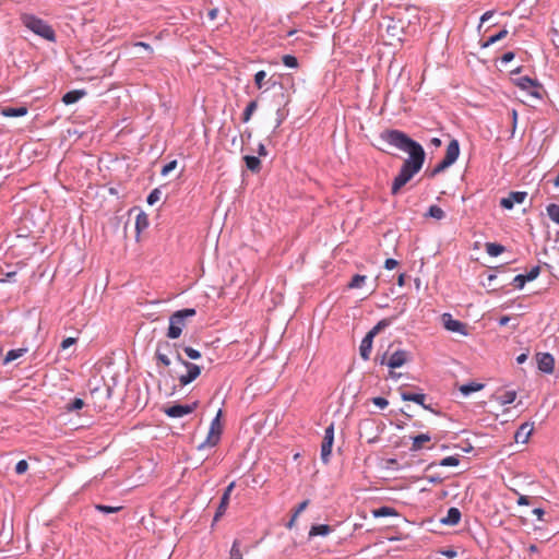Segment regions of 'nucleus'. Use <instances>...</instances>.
Instances as JSON below:
<instances>
[{
  "label": "nucleus",
  "mask_w": 559,
  "mask_h": 559,
  "mask_svg": "<svg viewBox=\"0 0 559 559\" xmlns=\"http://www.w3.org/2000/svg\"><path fill=\"white\" fill-rule=\"evenodd\" d=\"M160 199V191L158 189H154L147 197V203L150 205H153L155 204L156 202H158Z\"/></svg>",
  "instance_id": "nucleus-43"
},
{
  "label": "nucleus",
  "mask_w": 559,
  "mask_h": 559,
  "mask_svg": "<svg viewBox=\"0 0 559 559\" xmlns=\"http://www.w3.org/2000/svg\"><path fill=\"white\" fill-rule=\"evenodd\" d=\"M229 555H230L229 559L242 558V552L240 550V543H239V540H235L233 543V546L230 548Z\"/></svg>",
  "instance_id": "nucleus-37"
},
{
  "label": "nucleus",
  "mask_w": 559,
  "mask_h": 559,
  "mask_svg": "<svg viewBox=\"0 0 559 559\" xmlns=\"http://www.w3.org/2000/svg\"><path fill=\"white\" fill-rule=\"evenodd\" d=\"M85 95H86V92L84 90H72V91L67 92L62 96V102L66 105H72V104L79 102Z\"/></svg>",
  "instance_id": "nucleus-18"
},
{
  "label": "nucleus",
  "mask_w": 559,
  "mask_h": 559,
  "mask_svg": "<svg viewBox=\"0 0 559 559\" xmlns=\"http://www.w3.org/2000/svg\"><path fill=\"white\" fill-rule=\"evenodd\" d=\"M76 338L75 337H67L64 338L61 344H60V347L61 349H67L69 348L70 346L74 345L76 343Z\"/></svg>",
  "instance_id": "nucleus-49"
},
{
  "label": "nucleus",
  "mask_w": 559,
  "mask_h": 559,
  "mask_svg": "<svg viewBox=\"0 0 559 559\" xmlns=\"http://www.w3.org/2000/svg\"><path fill=\"white\" fill-rule=\"evenodd\" d=\"M177 361H179L187 368V372L179 376L178 378L181 386L188 385L201 374V367L195 364L186 361L185 359H182L180 354H177Z\"/></svg>",
  "instance_id": "nucleus-6"
},
{
  "label": "nucleus",
  "mask_w": 559,
  "mask_h": 559,
  "mask_svg": "<svg viewBox=\"0 0 559 559\" xmlns=\"http://www.w3.org/2000/svg\"><path fill=\"white\" fill-rule=\"evenodd\" d=\"M1 274L3 275V277L0 278V282H11L16 275V271L1 272Z\"/></svg>",
  "instance_id": "nucleus-51"
},
{
  "label": "nucleus",
  "mask_w": 559,
  "mask_h": 559,
  "mask_svg": "<svg viewBox=\"0 0 559 559\" xmlns=\"http://www.w3.org/2000/svg\"><path fill=\"white\" fill-rule=\"evenodd\" d=\"M527 193L522 191L510 192L507 198H502L500 205L506 210H511L514 204L523 203Z\"/></svg>",
  "instance_id": "nucleus-10"
},
{
  "label": "nucleus",
  "mask_w": 559,
  "mask_h": 559,
  "mask_svg": "<svg viewBox=\"0 0 559 559\" xmlns=\"http://www.w3.org/2000/svg\"><path fill=\"white\" fill-rule=\"evenodd\" d=\"M333 442H334V425L331 424L329 427L325 428L323 441L321 444V460L323 461V463L329 462V459H330V455L332 452Z\"/></svg>",
  "instance_id": "nucleus-7"
},
{
  "label": "nucleus",
  "mask_w": 559,
  "mask_h": 559,
  "mask_svg": "<svg viewBox=\"0 0 559 559\" xmlns=\"http://www.w3.org/2000/svg\"><path fill=\"white\" fill-rule=\"evenodd\" d=\"M451 165H452L451 163H449L448 160H445V159L443 158L440 163H438V164L436 165V167L433 168V170H432L431 175H432V176H436L437 174L442 173L443 170H445V169H447L448 167H450Z\"/></svg>",
  "instance_id": "nucleus-41"
},
{
  "label": "nucleus",
  "mask_w": 559,
  "mask_h": 559,
  "mask_svg": "<svg viewBox=\"0 0 559 559\" xmlns=\"http://www.w3.org/2000/svg\"><path fill=\"white\" fill-rule=\"evenodd\" d=\"M183 352L190 359H199L201 357V353L190 346H186Z\"/></svg>",
  "instance_id": "nucleus-44"
},
{
  "label": "nucleus",
  "mask_w": 559,
  "mask_h": 559,
  "mask_svg": "<svg viewBox=\"0 0 559 559\" xmlns=\"http://www.w3.org/2000/svg\"><path fill=\"white\" fill-rule=\"evenodd\" d=\"M460 460L457 456H447L442 459L439 463L441 466H456L459 465Z\"/></svg>",
  "instance_id": "nucleus-40"
},
{
  "label": "nucleus",
  "mask_w": 559,
  "mask_h": 559,
  "mask_svg": "<svg viewBox=\"0 0 559 559\" xmlns=\"http://www.w3.org/2000/svg\"><path fill=\"white\" fill-rule=\"evenodd\" d=\"M222 414L223 412L219 409L215 418L212 420L206 440L200 445V449L204 448L205 445L215 447L219 442L223 431V425L221 423Z\"/></svg>",
  "instance_id": "nucleus-5"
},
{
  "label": "nucleus",
  "mask_w": 559,
  "mask_h": 559,
  "mask_svg": "<svg viewBox=\"0 0 559 559\" xmlns=\"http://www.w3.org/2000/svg\"><path fill=\"white\" fill-rule=\"evenodd\" d=\"M195 313L197 311L193 308H187L174 312L169 318L167 337L171 340L178 338L182 333V329L186 326V319L194 317Z\"/></svg>",
  "instance_id": "nucleus-3"
},
{
  "label": "nucleus",
  "mask_w": 559,
  "mask_h": 559,
  "mask_svg": "<svg viewBox=\"0 0 559 559\" xmlns=\"http://www.w3.org/2000/svg\"><path fill=\"white\" fill-rule=\"evenodd\" d=\"M431 440L430 436L427 433H421L413 438V444L411 450L412 451H419L421 450L426 443H428Z\"/></svg>",
  "instance_id": "nucleus-22"
},
{
  "label": "nucleus",
  "mask_w": 559,
  "mask_h": 559,
  "mask_svg": "<svg viewBox=\"0 0 559 559\" xmlns=\"http://www.w3.org/2000/svg\"><path fill=\"white\" fill-rule=\"evenodd\" d=\"M26 114H27V108L25 106H21V107H16V108L5 107V108H2V110H1V115L4 117H8V118L22 117V116H25Z\"/></svg>",
  "instance_id": "nucleus-21"
},
{
  "label": "nucleus",
  "mask_w": 559,
  "mask_h": 559,
  "mask_svg": "<svg viewBox=\"0 0 559 559\" xmlns=\"http://www.w3.org/2000/svg\"><path fill=\"white\" fill-rule=\"evenodd\" d=\"M492 14H493V13H492L491 11H487V12H485V13L483 14V16H481L480 21H481L483 23H484V22H486V21H488V20L492 16Z\"/></svg>",
  "instance_id": "nucleus-61"
},
{
  "label": "nucleus",
  "mask_w": 559,
  "mask_h": 559,
  "mask_svg": "<svg viewBox=\"0 0 559 559\" xmlns=\"http://www.w3.org/2000/svg\"><path fill=\"white\" fill-rule=\"evenodd\" d=\"M401 397L403 401L414 402L416 404L421 405L424 408L428 409V406L425 404L426 394L424 393L402 392Z\"/></svg>",
  "instance_id": "nucleus-20"
},
{
  "label": "nucleus",
  "mask_w": 559,
  "mask_h": 559,
  "mask_svg": "<svg viewBox=\"0 0 559 559\" xmlns=\"http://www.w3.org/2000/svg\"><path fill=\"white\" fill-rule=\"evenodd\" d=\"M428 215L436 219H442L445 216V213L440 206L431 205L428 210Z\"/></svg>",
  "instance_id": "nucleus-36"
},
{
  "label": "nucleus",
  "mask_w": 559,
  "mask_h": 559,
  "mask_svg": "<svg viewBox=\"0 0 559 559\" xmlns=\"http://www.w3.org/2000/svg\"><path fill=\"white\" fill-rule=\"evenodd\" d=\"M28 469V463L25 460H21L15 465L16 474H24Z\"/></svg>",
  "instance_id": "nucleus-46"
},
{
  "label": "nucleus",
  "mask_w": 559,
  "mask_h": 559,
  "mask_svg": "<svg viewBox=\"0 0 559 559\" xmlns=\"http://www.w3.org/2000/svg\"><path fill=\"white\" fill-rule=\"evenodd\" d=\"M148 226V218L147 215L143 212L139 213L135 218V229L140 234L142 230L147 228Z\"/></svg>",
  "instance_id": "nucleus-28"
},
{
  "label": "nucleus",
  "mask_w": 559,
  "mask_h": 559,
  "mask_svg": "<svg viewBox=\"0 0 559 559\" xmlns=\"http://www.w3.org/2000/svg\"><path fill=\"white\" fill-rule=\"evenodd\" d=\"M95 509L103 513H116V512H119L122 509V507H120V506L119 507H110V506H105V504H96Z\"/></svg>",
  "instance_id": "nucleus-39"
},
{
  "label": "nucleus",
  "mask_w": 559,
  "mask_h": 559,
  "mask_svg": "<svg viewBox=\"0 0 559 559\" xmlns=\"http://www.w3.org/2000/svg\"><path fill=\"white\" fill-rule=\"evenodd\" d=\"M411 360V353L405 349H397L392 354L384 353L380 359L381 365H386L390 369H396Z\"/></svg>",
  "instance_id": "nucleus-4"
},
{
  "label": "nucleus",
  "mask_w": 559,
  "mask_h": 559,
  "mask_svg": "<svg viewBox=\"0 0 559 559\" xmlns=\"http://www.w3.org/2000/svg\"><path fill=\"white\" fill-rule=\"evenodd\" d=\"M389 377L393 380H397L401 377V373L394 371V369H390Z\"/></svg>",
  "instance_id": "nucleus-62"
},
{
  "label": "nucleus",
  "mask_w": 559,
  "mask_h": 559,
  "mask_svg": "<svg viewBox=\"0 0 559 559\" xmlns=\"http://www.w3.org/2000/svg\"><path fill=\"white\" fill-rule=\"evenodd\" d=\"M533 432V425L524 423L520 426L514 435L515 442L526 443Z\"/></svg>",
  "instance_id": "nucleus-15"
},
{
  "label": "nucleus",
  "mask_w": 559,
  "mask_h": 559,
  "mask_svg": "<svg viewBox=\"0 0 559 559\" xmlns=\"http://www.w3.org/2000/svg\"><path fill=\"white\" fill-rule=\"evenodd\" d=\"M528 282L527 278H525V274H519L513 278V285L516 288H523L525 283Z\"/></svg>",
  "instance_id": "nucleus-45"
},
{
  "label": "nucleus",
  "mask_w": 559,
  "mask_h": 559,
  "mask_svg": "<svg viewBox=\"0 0 559 559\" xmlns=\"http://www.w3.org/2000/svg\"><path fill=\"white\" fill-rule=\"evenodd\" d=\"M425 478L432 484H440L443 480L442 477L433 475H427Z\"/></svg>",
  "instance_id": "nucleus-56"
},
{
  "label": "nucleus",
  "mask_w": 559,
  "mask_h": 559,
  "mask_svg": "<svg viewBox=\"0 0 559 559\" xmlns=\"http://www.w3.org/2000/svg\"><path fill=\"white\" fill-rule=\"evenodd\" d=\"M177 166V160H171L170 163L166 164L162 169V175H167L171 170H174Z\"/></svg>",
  "instance_id": "nucleus-53"
},
{
  "label": "nucleus",
  "mask_w": 559,
  "mask_h": 559,
  "mask_svg": "<svg viewBox=\"0 0 559 559\" xmlns=\"http://www.w3.org/2000/svg\"><path fill=\"white\" fill-rule=\"evenodd\" d=\"M371 402H372L376 406H378V407H380V408H382V409H383V408H385V407L389 405L388 400H386V399H384V397H381V396H377V397L371 399Z\"/></svg>",
  "instance_id": "nucleus-47"
},
{
  "label": "nucleus",
  "mask_w": 559,
  "mask_h": 559,
  "mask_svg": "<svg viewBox=\"0 0 559 559\" xmlns=\"http://www.w3.org/2000/svg\"><path fill=\"white\" fill-rule=\"evenodd\" d=\"M372 343L373 337L367 333L359 346V354L364 360H368L370 358Z\"/></svg>",
  "instance_id": "nucleus-17"
},
{
  "label": "nucleus",
  "mask_w": 559,
  "mask_h": 559,
  "mask_svg": "<svg viewBox=\"0 0 559 559\" xmlns=\"http://www.w3.org/2000/svg\"><path fill=\"white\" fill-rule=\"evenodd\" d=\"M217 13H218V10L215 8V9H212L210 12H209V17L211 20H215L216 16H217Z\"/></svg>",
  "instance_id": "nucleus-63"
},
{
  "label": "nucleus",
  "mask_w": 559,
  "mask_h": 559,
  "mask_svg": "<svg viewBox=\"0 0 559 559\" xmlns=\"http://www.w3.org/2000/svg\"><path fill=\"white\" fill-rule=\"evenodd\" d=\"M508 35V31L503 28L498 34L490 36L484 44L483 47H489L490 45L503 39Z\"/></svg>",
  "instance_id": "nucleus-33"
},
{
  "label": "nucleus",
  "mask_w": 559,
  "mask_h": 559,
  "mask_svg": "<svg viewBox=\"0 0 559 559\" xmlns=\"http://www.w3.org/2000/svg\"><path fill=\"white\" fill-rule=\"evenodd\" d=\"M518 504L519 506H528L530 504V499L528 497L526 496H520L519 499H518Z\"/></svg>",
  "instance_id": "nucleus-58"
},
{
  "label": "nucleus",
  "mask_w": 559,
  "mask_h": 559,
  "mask_svg": "<svg viewBox=\"0 0 559 559\" xmlns=\"http://www.w3.org/2000/svg\"><path fill=\"white\" fill-rule=\"evenodd\" d=\"M331 531H332L331 526H330V525H326V524L313 525V526L310 528V531H309V536H310V537L318 536V535L325 536V535H328Z\"/></svg>",
  "instance_id": "nucleus-25"
},
{
  "label": "nucleus",
  "mask_w": 559,
  "mask_h": 559,
  "mask_svg": "<svg viewBox=\"0 0 559 559\" xmlns=\"http://www.w3.org/2000/svg\"><path fill=\"white\" fill-rule=\"evenodd\" d=\"M430 143L433 146L439 147L441 145V140L439 138H433V139H431Z\"/></svg>",
  "instance_id": "nucleus-64"
},
{
  "label": "nucleus",
  "mask_w": 559,
  "mask_h": 559,
  "mask_svg": "<svg viewBox=\"0 0 559 559\" xmlns=\"http://www.w3.org/2000/svg\"><path fill=\"white\" fill-rule=\"evenodd\" d=\"M257 108H258V103H257V100H251V102L247 105V107H246V109H245V111H243V114H242V121H243V122H248V121L251 119V116H252V114L255 111V109H257Z\"/></svg>",
  "instance_id": "nucleus-32"
},
{
  "label": "nucleus",
  "mask_w": 559,
  "mask_h": 559,
  "mask_svg": "<svg viewBox=\"0 0 559 559\" xmlns=\"http://www.w3.org/2000/svg\"><path fill=\"white\" fill-rule=\"evenodd\" d=\"M459 155H460L459 142H457V140H452L447 146L445 155L443 158L453 165L456 162Z\"/></svg>",
  "instance_id": "nucleus-16"
},
{
  "label": "nucleus",
  "mask_w": 559,
  "mask_h": 559,
  "mask_svg": "<svg viewBox=\"0 0 559 559\" xmlns=\"http://www.w3.org/2000/svg\"><path fill=\"white\" fill-rule=\"evenodd\" d=\"M21 21L23 25L27 27L29 31H32L34 34L49 41L56 40L55 31L44 20L33 14L25 13L21 15Z\"/></svg>",
  "instance_id": "nucleus-2"
},
{
  "label": "nucleus",
  "mask_w": 559,
  "mask_h": 559,
  "mask_svg": "<svg viewBox=\"0 0 559 559\" xmlns=\"http://www.w3.org/2000/svg\"><path fill=\"white\" fill-rule=\"evenodd\" d=\"M366 278L367 277L365 275L356 274L353 276L352 281L348 283L347 286L350 289L360 288L365 283Z\"/></svg>",
  "instance_id": "nucleus-35"
},
{
  "label": "nucleus",
  "mask_w": 559,
  "mask_h": 559,
  "mask_svg": "<svg viewBox=\"0 0 559 559\" xmlns=\"http://www.w3.org/2000/svg\"><path fill=\"white\" fill-rule=\"evenodd\" d=\"M309 504V500H304L301 503L298 504V507L296 508V510L294 511V518H298L299 514L306 510V508L308 507Z\"/></svg>",
  "instance_id": "nucleus-52"
},
{
  "label": "nucleus",
  "mask_w": 559,
  "mask_h": 559,
  "mask_svg": "<svg viewBox=\"0 0 559 559\" xmlns=\"http://www.w3.org/2000/svg\"><path fill=\"white\" fill-rule=\"evenodd\" d=\"M198 406V403L194 402L191 405H173L167 408H165V414L173 418H180L186 415L191 414Z\"/></svg>",
  "instance_id": "nucleus-8"
},
{
  "label": "nucleus",
  "mask_w": 559,
  "mask_h": 559,
  "mask_svg": "<svg viewBox=\"0 0 559 559\" xmlns=\"http://www.w3.org/2000/svg\"><path fill=\"white\" fill-rule=\"evenodd\" d=\"M514 57H515L514 52H512V51H508V52H506V53L501 57V61H502L503 63H508V62L512 61V60L514 59Z\"/></svg>",
  "instance_id": "nucleus-55"
},
{
  "label": "nucleus",
  "mask_w": 559,
  "mask_h": 559,
  "mask_svg": "<svg viewBox=\"0 0 559 559\" xmlns=\"http://www.w3.org/2000/svg\"><path fill=\"white\" fill-rule=\"evenodd\" d=\"M515 399H516V392L515 391H506L501 395L497 396V401L501 405L511 404V403H513L515 401Z\"/></svg>",
  "instance_id": "nucleus-29"
},
{
  "label": "nucleus",
  "mask_w": 559,
  "mask_h": 559,
  "mask_svg": "<svg viewBox=\"0 0 559 559\" xmlns=\"http://www.w3.org/2000/svg\"><path fill=\"white\" fill-rule=\"evenodd\" d=\"M533 514H535L538 520H543L545 511L543 509H540V508H536V509L533 510Z\"/></svg>",
  "instance_id": "nucleus-59"
},
{
  "label": "nucleus",
  "mask_w": 559,
  "mask_h": 559,
  "mask_svg": "<svg viewBox=\"0 0 559 559\" xmlns=\"http://www.w3.org/2000/svg\"><path fill=\"white\" fill-rule=\"evenodd\" d=\"M443 322H444V328L448 331L456 332V333H460L463 335L467 334L465 331V324L459 320L452 319L450 314H443Z\"/></svg>",
  "instance_id": "nucleus-13"
},
{
  "label": "nucleus",
  "mask_w": 559,
  "mask_h": 559,
  "mask_svg": "<svg viewBox=\"0 0 559 559\" xmlns=\"http://www.w3.org/2000/svg\"><path fill=\"white\" fill-rule=\"evenodd\" d=\"M461 520V512L457 508H450L447 515L441 519V523L444 525H456Z\"/></svg>",
  "instance_id": "nucleus-19"
},
{
  "label": "nucleus",
  "mask_w": 559,
  "mask_h": 559,
  "mask_svg": "<svg viewBox=\"0 0 559 559\" xmlns=\"http://www.w3.org/2000/svg\"><path fill=\"white\" fill-rule=\"evenodd\" d=\"M171 345L168 342H162L157 344V348L155 352V357L159 364H162L164 367L170 366V359L167 355V352H169Z\"/></svg>",
  "instance_id": "nucleus-12"
},
{
  "label": "nucleus",
  "mask_w": 559,
  "mask_h": 559,
  "mask_svg": "<svg viewBox=\"0 0 559 559\" xmlns=\"http://www.w3.org/2000/svg\"><path fill=\"white\" fill-rule=\"evenodd\" d=\"M484 384L483 383H477V382H469V383H466V384H462L459 390L460 392L463 394V395H469L471 393H474V392H477V391H480L481 389H484Z\"/></svg>",
  "instance_id": "nucleus-23"
},
{
  "label": "nucleus",
  "mask_w": 559,
  "mask_h": 559,
  "mask_svg": "<svg viewBox=\"0 0 559 559\" xmlns=\"http://www.w3.org/2000/svg\"><path fill=\"white\" fill-rule=\"evenodd\" d=\"M510 320H511V318L509 316H503L499 319V324L501 326H504L509 323Z\"/></svg>",
  "instance_id": "nucleus-60"
},
{
  "label": "nucleus",
  "mask_w": 559,
  "mask_h": 559,
  "mask_svg": "<svg viewBox=\"0 0 559 559\" xmlns=\"http://www.w3.org/2000/svg\"><path fill=\"white\" fill-rule=\"evenodd\" d=\"M547 214L549 218L555 222L556 224H559V205L558 204H549L547 206Z\"/></svg>",
  "instance_id": "nucleus-34"
},
{
  "label": "nucleus",
  "mask_w": 559,
  "mask_h": 559,
  "mask_svg": "<svg viewBox=\"0 0 559 559\" xmlns=\"http://www.w3.org/2000/svg\"><path fill=\"white\" fill-rule=\"evenodd\" d=\"M391 322V319H382L368 332V334L374 338V336L378 335L383 329L389 326Z\"/></svg>",
  "instance_id": "nucleus-31"
},
{
  "label": "nucleus",
  "mask_w": 559,
  "mask_h": 559,
  "mask_svg": "<svg viewBox=\"0 0 559 559\" xmlns=\"http://www.w3.org/2000/svg\"><path fill=\"white\" fill-rule=\"evenodd\" d=\"M246 166L249 170L258 173L261 168V160L255 156H245Z\"/></svg>",
  "instance_id": "nucleus-26"
},
{
  "label": "nucleus",
  "mask_w": 559,
  "mask_h": 559,
  "mask_svg": "<svg viewBox=\"0 0 559 559\" xmlns=\"http://www.w3.org/2000/svg\"><path fill=\"white\" fill-rule=\"evenodd\" d=\"M135 47H142L143 49L150 51V52H153V48L151 45L144 43V41H138L134 44Z\"/></svg>",
  "instance_id": "nucleus-57"
},
{
  "label": "nucleus",
  "mask_w": 559,
  "mask_h": 559,
  "mask_svg": "<svg viewBox=\"0 0 559 559\" xmlns=\"http://www.w3.org/2000/svg\"><path fill=\"white\" fill-rule=\"evenodd\" d=\"M486 252L491 257H498L502 252H504L506 248L502 245L496 242H487L485 245Z\"/></svg>",
  "instance_id": "nucleus-27"
},
{
  "label": "nucleus",
  "mask_w": 559,
  "mask_h": 559,
  "mask_svg": "<svg viewBox=\"0 0 559 559\" xmlns=\"http://www.w3.org/2000/svg\"><path fill=\"white\" fill-rule=\"evenodd\" d=\"M282 61L288 68H298V60L293 55L283 56Z\"/></svg>",
  "instance_id": "nucleus-38"
},
{
  "label": "nucleus",
  "mask_w": 559,
  "mask_h": 559,
  "mask_svg": "<svg viewBox=\"0 0 559 559\" xmlns=\"http://www.w3.org/2000/svg\"><path fill=\"white\" fill-rule=\"evenodd\" d=\"M235 488V481H231L227 488L225 489L223 496H222V499H221V502H219V506L216 510V513H215V516H214V521H217L221 516L224 515V513L226 512L227 510V507L229 504V498H230V493L233 491V489Z\"/></svg>",
  "instance_id": "nucleus-11"
},
{
  "label": "nucleus",
  "mask_w": 559,
  "mask_h": 559,
  "mask_svg": "<svg viewBox=\"0 0 559 559\" xmlns=\"http://www.w3.org/2000/svg\"><path fill=\"white\" fill-rule=\"evenodd\" d=\"M380 138L388 144L409 154V158L404 160L399 175L392 183V194H397L401 188L421 169L425 162V151L419 143L400 130H384Z\"/></svg>",
  "instance_id": "nucleus-1"
},
{
  "label": "nucleus",
  "mask_w": 559,
  "mask_h": 559,
  "mask_svg": "<svg viewBox=\"0 0 559 559\" xmlns=\"http://www.w3.org/2000/svg\"><path fill=\"white\" fill-rule=\"evenodd\" d=\"M84 406V401L82 399H74L71 405L68 407L69 411H78Z\"/></svg>",
  "instance_id": "nucleus-48"
},
{
  "label": "nucleus",
  "mask_w": 559,
  "mask_h": 559,
  "mask_svg": "<svg viewBox=\"0 0 559 559\" xmlns=\"http://www.w3.org/2000/svg\"><path fill=\"white\" fill-rule=\"evenodd\" d=\"M266 78V72L264 70L258 71L254 75V83L257 87L260 90L263 86V81Z\"/></svg>",
  "instance_id": "nucleus-42"
},
{
  "label": "nucleus",
  "mask_w": 559,
  "mask_h": 559,
  "mask_svg": "<svg viewBox=\"0 0 559 559\" xmlns=\"http://www.w3.org/2000/svg\"><path fill=\"white\" fill-rule=\"evenodd\" d=\"M372 515L374 518H384V516H397L399 513L394 508L381 507L379 509L372 510Z\"/></svg>",
  "instance_id": "nucleus-24"
},
{
  "label": "nucleus",
  "mask_w": 559,
  "mask_h": 559,
  "mask_svg": "<svg viewBox=\"0 0 559 559\" xmlns=\"http://www.w3.org/2000/svg\"><path fill=\"white\" fill-rule=\"evenodd\" d=\"M399 265V262L395 259H386L384 262V267L386 270H393Z\"/></svg>",
  "instance_id": "nucleus-54"
},
{
  "label": "nucleus",
  "mask_w": 559,
  "mask_h": 559,
  "mask_svg": "<svg viewBox=\"0 0 559 559\" xmlns=\"http://www.w3.org/2000/svg\"><path fill=\"white\" fill-rule=\"evenodd\" d=\"M26 350L27 349H25V348H17V349L9 350L3 359V362L9 364V362L22 357L26 353Z\"/></svg>",
  "instance_id": "nucleus-30"
},
{
  "label": "nucleus",
  "mask_w": 559,
  "mask_h": 559,
  "mask_svg": "<svg viewBox=\"0 0 559 559\" xmlns=\"http://www.w3.org/2000/svg\"><path fill=\"white\" fill-rule=\"evenodd\" d=\"M538 369L545 373H552L555 369V358L549 353H539L536 355Z\"/></svg>",
  "instance_id": "nucleus-9"
},
{
  "label": "nucleus",
  "mask_w": 559,
  "mask_h": 559,
  "mask_svg": "<svg viewBox=\"0 0 559 559\" xmlns=\"http://www.w3.org/2000/svg\"><path fill=\"white\" fill-rule=\"evenodd\" d=\"M516 85L520 88L530 92V94L532 96L540 97V95L537 91H533V88L538 87V84L535 81H533L531 78H528V76L519 78L516 80Z\"/></svg>",
  "instance_id": "nucleus-14"
},
{
  "label": "nucleus",
  "mask_w": 559,
  "mask_h": 559,
  "mask_svg": "<svg viewBox=\"0 0 559 559\" xmlns=\"http://www.w3.org/2000/svg\"><path fill=\"white\" fill-rule=\"evenodd\" d=\"M539 272V266H534L527 274H525V278H527L528 282L533 281L538 276Z\"/></svg>",
  "instance_id": "nucleus-50"
}]
</instances>
